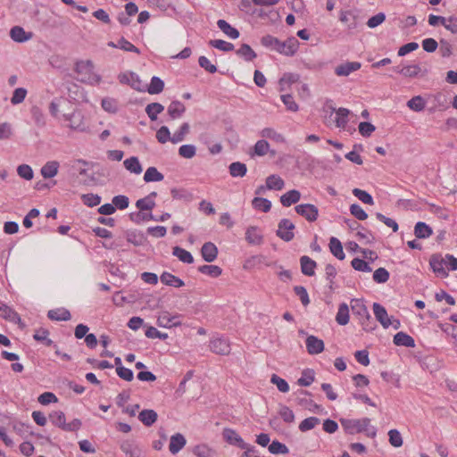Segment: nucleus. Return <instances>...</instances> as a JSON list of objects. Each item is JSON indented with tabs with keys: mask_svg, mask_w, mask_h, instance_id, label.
I'll return each mask as SVG.
<instances>
[{
	"mask_svg": "<svg viewBox=\"0 0 457 457\" xmlns=\"http://www.w3.org/2000/svg\"><path fill=\"white\" fill-rule=\"evenodd\" d=\"M236 54L246 62H251L257 56L256 53L248 44H242L241 46L236 51Z\"/></svg>",
	"mask_w": 457,
	"mask_h": 457,
	"instance_id": "2f4dec72",
	"label": "nucleus"
},
{
	"mask_svg": "<svg viewBox=\"0 0 457 457\" xmlns=\"http://www.w3.org/2000/svg\"><path fill=\"white\" fill-rule=\"evenodd\" d=\"M126 239L129 243L136 246L142 245L145 241V237L141 231L131 229L125 232Z\"/></svg>",
	"mask_w": 457,
	"mask_h": 457,
	"instance_id": "bb28decb",
	"label": "nucleus"
},
{
	"mask_svg": "<svg viewBox=\"0 0 457 457\" xmlns=\"http://www.w3.org/2000/svg\"><path fill=\"white\" fill-rule=\"evenodd\" d=\"M296 403L298 405L304 407L312 412H319L322 410L321 405L317 404L312 399H307L306 397L297 396Z\"/></svg>",
	"mask_w": 457,
	"mask_h": 457,
	"instance_id": "58836bf2",
	"label": "nucleus"
},
{
	"mask_svg": "<svg viewBox=\"0 0 457 457\" xmlns=\"http://www.w3.org/2000/svg\"><path fill=\"white\" fill-rule=\"evenodd\" d=\"M11 38L17 43H23L31 38L32 33H27L23 28L14 26L10 30Z\"/></svg>",
	"mask_w": 457,
	"mask_h": 457,
	"instance_id": "6ab92c4d",
	"label": "nucleus"
},
{
	"mask_svg": "<svg viewBox=\"0 0 457 457\" xmlns=\"http://www.w3.org/2000/svg\"><path fill=\"white\" fill-rule=\"evenodd\" d=\"M229 174L234 178H243L247 172V167L240 162H234L228 166Z\"/></svg>",
	"mask_w": 457,
	"mask_h": 457,
	"instance_id": "7c9ffc66",
	"label": "nucleus"
},
{
	"mask_svg": "<svg viewBox=\"0 0 457 457\" xmlns=\"http://www.w3.org/2000/svg\"><path fill=\"white\" fill-rule=\"evenodd\" d=\"M172 254L184 263L191 264L194 262V257L191 253L179 246L173 247Z\"/></svg>",
	"mask_w": 457,
	"mask_h": 457,
	"instance_id": "473e14b6",
	"label": "nucleus"
},
{
	"mask_svg": "<svg viewBox=\"0 0 457 457\" xmlns=\"http://www.w3.org/2000/svg\"><path fill=\"white\" fill-rule=\"evenodd\" d=\"M0 317L4 318V320L19 324L20 326H24V324L21 322V319L20 315L12 310L8 305L2 303L0 306Z\"/></svg>",
	"mask_w": 457,
	"mask_h": 457,
	"instance_id": "ddd939ff",
	"label": "nucleus"
},
{
	"mask_svg": "<svg viewBox=\"0 0 457 457\" xmlns=\"http://www.w3.org/2000/svg\"><path fill=\"white\" fill-rule=\"evenodd\" d=\"M285 187V181L276 174H272L266 179V187L270 190H281Z\"/></svg>",
	"mask_w": 457,
	"mask_h": 457,
	"instance_id": "c756f323",
	"label": "nucleus"
},
{
	"mask_svg": "<svg viewBox=\"0 0 457 457\" xmlns=\"http://www.w3.org/2000/svg\"><path fill=\"white\" fill-rule=\"evenodd\" d=\"M80 198L82 203L88 207H95L101 203V196L92 193L83 194Z\"/></svg>",
	"mask_w": 457,
	"mask_h": 457,
	"instance_id": "864d4df0",
	"label": "nucleus"
},
{
	"mask_svg": "<svg viewBox=\"0 0 457 457\" xmlns=\"http://www.w3.org/2000/svg\"><path fill=\"white\" fill-rule=\"evenodd\" d=\"M329 250L331 253L337 258L338 260L342 261L345 259V254L343 250V245L340 240L335 237H331L329 239Z\"/></svg>",
	"mask_w": 457,
	"mask_h": 457,
	"instance_id": "a878e982",
	"label": "nucleus"
},
{
	"mask_svg": "<svg viewBox=\"0 0 457 457\" xmlns=\"http://www.w3.org/2000/svg\"><path fill=\"white\" fill-rule=\"evenodd\" d=\"M254 209L268 212L271 209V202L263 197H254L252 201Z\"/></svg>",
	"mask_w": 457,
	"mask_h": 457,
	"instance_id": "c03bdc74",
	"label": "nucleus"
},
{
	"mask_svg": "<svg viewBox=\"0 0 457 457\" xmlns=\"http://www.w3.org/2000/svg\"><path fill=\"white\" fill-rule=\"evenodd\" d=\"M119 81L121 84H128L132 88L144 92L145 91V86H142V81L138 75L135 72L121 73L119 75Z\"/></svg>",
	"mask_w": 457,
	"mask_h": 457,
	"instance_id": "0eeeda50",
	"label": "nucleus"
},
{
	"mask_svg": "<svg viewBox=\"0 0 457 457\" xmlns=\"http://www.w3.org/2000/svg\"><path fill=\"white\" fill-rule=\"evenodd\" d=\"M254 154L264 156L270 152V144L264 139L258 140L253 146Z\"/></svg>",
	"mask_w": 457,
	"mask_h": 457,
	"instance_id": "13d9d810",
	"label": "nucleus"
},
{
	"mask_svg": "<svg viewBox=\"0 0 457 457\" xmlns=\"http://www.w3.org/2000/svg\"><path fill=\"white\" fill-rule=\"evenodd\" d=\"M269 452L272 454H287L289 449L285 444L278 440H273L269 445Z\"/></svg>",
	"mask_w": 457,
	"mask_h": 457,
	"instance_id": "de8ad7c7",
	"label": "nucleus"
},
{
	"mask_svg": "<svg viewBox=\"0 0 457 457\" xmlns=\"http://www.w3.org/2000/svg\"><path fill=\"white\" fill-rule=\"evenodd\" d=\"M50 421L56 427L63 430L66 424L65 414L62 411H53L49 415Z\"/></svg>",
	"mask_w": 457,
	"mask_h": 457,
	"instance_id": "49530a36",
	"label": "nucleus"
},
{
	"mask_svg": "<svg viewBox=\"0 0 457 457\" xmlns=\"http://www.w3.org/2000/svg\"><path fill=\"white\" fill-rule=\"evenodd\" d=\"M157 325L162 328L179 327L181 325L179 315L170 316L168 312H162L157 319Z\"/></svg>",
	"mask_w": 457,
	"mask_h": 457,
	"instance_id": "9d476101",
	"label": "nucleus"
},
{
	"mask_svg": "<svg viewBox=\"0 0 457 457\" xmlns=\"http://www.w3.org/2000/svg\"><path fill=\"white\" fill-rule=\"evenodd\" d=\"M138 420L146 427H151L157 421L158 414L155 411L145 409L139 412Z\"/></svg>",
	"mask_w": 457,
	"mask_h": 457,
	"instance_id": "412c9836",
	"label": "nucleus"
},
{
	"mask_svg": "<svg viewBox=\"0 0 457 457\" xmlns=\"http://www.w3.org/2000/svg\"><path fill=\"white\" fill-rule=\"evenodd\" d=\"M123 164L126 170H128L131 173L140 174L143 170L139 160L136 156H132L130 158L126 159Z\"/></svg>",
	"mask_w": 457,
	"mask_h": 457,
	"instance_id": "e433bc0d",
	"label": "nucleus"
},
{
	"mask_svg": "<svg viewBox=\"0 0 457 457\" xmlns=\"http://www.w3.org/2000/svg\"><path fill=\"white\" fill-rule=\"evenodd\" d=\"M164 106L160 103H151L146 105L145 112L151 120H156L157 115L162 112Z\"/></svg>",
	"mask_w": 457,
	"mask_h": 457,
	"instance_id": "a19ab883",
	"label": "nucleus"
},
{
	"mask_svg": "<svg viewBox=\"0 0 457 457\" xmlns=\"http://www.w3.org/2000/svg\"><path fill=\"white\" fill-rule=\"evenodd\" d=\"M389 277L390 274L385 268H378L373 273V280L378 284L386 283Z\"/></svg>",
	"mask_w": 457,
	"mask_h": 457,
	"instance_id": "e2e57ef3",
	"label": "nucleus"
},
{
	"mask_svg": "<svg viewBox=\"0 0 457 457\" xmlns=\"http://www.w3.org/2000/svg\"><path fill=\"white\" fill-rule=\"evenodd\" d=\"M301 271L303 275L312 277L315 274L317 262L307 255L300 258Z\"/></svg>",
	"mask_w": 457,
	"mask_h": 457,
	"instance_id": "2eb2a0df",
	"label": "nucleus"
},
{
	"mask_svg": "<svg viewBox=\"0 0 457 457\" xmlns=\"http://www.w3.org/2000/svg\"><path fill=\"white\" fill-rule=\"evenodd\" d=\"M336 321L341 326H345L349 322V307L345 303L339 304Z\"/></svg>",
	"mask_w": 457,
	"mask_h": 457,
	"instance_id": "72a5a7b5",
	"label": "nucleus"
},
{
	"mask_svg": "<svg viewBox=\"0 0 457 457\" xmlns=\"http://www.w3.org/2000/svg\"><path fill=\"white\" fill-rule=\"evenodd\" d=\"M429 265L439 277L447 278L449 274L444 266L446 265L450 270H456L457 258L449 253L445 254V258L440 253H434L429 259Z\"/></svg>",
	"mask_w": 457,
	"mask_h": 457,
	"instance_id": "f03ea898",
	"label": "nucleus"
},
{
	"mask_svg": "<svg viewBox=\"0 0 457 457\" xmlns=\"http://www.w3.org/2000/svg\"><path fill=\"white\" fill-rule=\"evenodd\" d=\"M195 153L196 148L194 145H183L179 149V154L187 159L193 158Z\"/></svg>",
	"mask_w": 457,
	"mask_h": 457,
	"instance_id": "774afa93",
	"label": "nucleus"
},
{
	"mask_svg": "<svg viewBox=\"0 0 457 457\" xmlns=\"http://www.w3.org/2000/svg\"><path fill=\"white\" fill-rule=\"evenodd\" d=\"M336 113V126L339 129H345L348 123V115L350 111L346 108L340 107L337 110Z\"/></svg>",
	"mask_w": 457,
	"mask_h": 457,
	"instance_id": "c9c22d12",
	"label": "nucleus"
},
{
	"mask_svg": "<svg viewBox=\"0 0 457 457\" xmlns=\"http://www.w3.org/2000/svg\"><path fill=\"white\" fill-rule=\"evenodd\" d=\"M209 45L223 52L234 50V45L222 39H213L209 41Z\"/></svg>",
	"mask_w": 457,
	"mask_h": 457,
	"instance_id": "5fc2aeb1",
	"label": "nucleus"
},
{
	"mask_svg": "<svg viewBox=\"0 0 457 457\" xmlns=\"http://www.w3.org/2000/svg\"><path fill=\"white\" fill-rule=\"evenodd\" d=\"M407 106L411 110L420 112L425 108V101L420 96H416L407 102Z\"/></svg>",
	"mask_w": 457,
	"mask_h": 457,
	"instance_id": "4d7b16f0",
	"label": "nucleus"
},
{
	"mask_svg": "<svg viewBox=\"0 0 457 457\" xmlns=\"http://www.w3.org/2000/svg\"><path fill=\"white\" fill-rule=\"evenodd\" d=\"M190 126L187 122L183 123L179 129L173 134L170 141L173 144L179 143L185 139L186 135L189 133Z\"/></svg>",
	"mask_w": 457,
	"mask_h": 457,
	"instance_id": "a18cd8bd",
	"label": "nucleus"
},
{
	"mask_svg": "<svg viewBox=\"0 0 457 457\" xmlns=\"http://www.w3.org/2000/svg\"><path fill=\"white\" fill-rule=\"evenodd\" d=\"M352 267L358 271L362 272H370L372 270L371 267L369 265L367 262L360 258H354L351 262Z\"/></svg>",
	"mask_w": 457,
	"mask_h": 457,
	"instance_id": "0e129e2a",
	"label": "nucleus"
},
{
	"mask_svg": "<svg viewBox=\"0 0 457 457\" xmlns=\"http://www.w3.org/2000/svg\"><path fill=\"white\" fill-rule=\"evenodd\" d=\"M145 211L136 212L129 213V219L131 221L139 224L141 221L152 220L154 214L152 212H144Z\"/></svg>",
	"mask_w": 457,
	"mask_h": 457,
	"instance_id": "8fccbe9b",
	"label": "nucleus"
},
{
	"mask_svg": "<svg viewBox=\"0 0 457 457\" xmlns=\"http://www.w3.org/2000/svg\"><path fill=\"white\" fill-rule=\"evenodd\" d=\"M218 248L212 242H206L201 248L202 258L206 262H212L217 259Z\"/></svg>",
	"mask_w": 457,
	"mask_h": 457,
	"instance_id": "f8f14e48",
	"label": "nucleus"
},
{
	"mask_svg": "<svg viewBox=\"0 0 457 457\" xmlns=\"http://www.w3.org/2000/svg\"><path fill=\"white\" fill-rule=\"evenodd\" d=\"M198 271L211 278H218L222 273V269L217 265L204 264L198 267Z\"/></svg>",
	"mask_w": 457,
	"mask_h": 457,
	"instance_id": "79ce46f5",
	"label": "nucleus"
},
{
	"mask_svg": "<svg viewBox=\"0 0 457 457\" xmlns=\"http://www.w3.org/2000/svg\"><path fill=\"white\" fill-rule=\"evenodd\" d=\"M186 438L182 434L177 433L171 436L169 445L170 452L173 454L179 453L186 445Z\"/></svg>",
	"mask_w": 457,
	"mask_h": 457,
	"instance_id": "4be33fe9",
	"label": "nucleus"
},
{
	"mask_svg": "<svg viewBox=\"0 0 457 457\" xmlns=\"http://www.w3.org/2000/svg\"><path fill=\"white\" fill-rule=\"evenodd\" d=\"M47 317L51 320L67 321L71 319V312L64 308H57L48 311Z\"/></svg>",
	"mask_w": 457,
	"mask_h": 457,
	"instance_id": "5701e85b",
	"label": "nucleus"
},
{
	"mask_svg": "<svg viewBox=\"0 0 457 457\" xmlns=\"http://www.w3.org/2000/svg\"><path fill=\"white\" fill-rule=\"evenodd\" d=\"M353 195L357 197L360 201H361L363 204L373 205L374 200L372 195L368 193L365 190L360 189V188H353Z\"/></svg>",
	"mask_w": 457,
	"mask_h": 457,
	"instance_id": "09e8293b",
	"label": "nucleus"
},
{
	"mask_svg": "<svg viewBox=\"0 0 457 457\" xmlns=\"http://www.w3.org/2000/svg\"><path fill=\"white\" fill-rule=\"evenodd\" d=\"M393 342L397 346L413 348L416 345L414 339L403 331H400L394 336Z\"/></svg>",
	"mask_w": 457,
	"mask_h": 457,
	"instance_id": "a211bd4d",
	"label": "nucleus"
},
{
	"mask_svg": "<svg viewBox=\"0 0 457 457\" xmlns=\"http://www.w3.org/2000/svg\"><path fill=\"white\" fill-rule=\"evenodd\" d=\"M186 111L185 105L178 100L172 101L168 106V114L171 119L179 118Z\"/></svg>",
	"mask_w": 457,
	"mask_h": 457,
	"instance_id": "c85d7f7f",
	"label": "nucleus"
},
{
	"mask_svg": "<svg viewBox=\"0 0 457 457\" xmlns=\"http://www.w3.org/2000/svg\"><path fill=\"white\" fill-rule=\"evenodd\" d=\"M217 26L224 34H226L228 37L232 39H237L240 36L238 29L233 28L225 20H219L217 21Z\"/></svg>",
	"mask_w": 457,
	"mask_h": 457,
	"instance_id": "cd10ccee",
	"label": "nucleus"
},
{
	"mask_svg": "<svg viewBox=\"0 0 457 457\" xmlns=\"http://www.w3.org/2000/svg\"><path fill=\"white\" fill-rule=\"evenodd\" d=\"M261 136L262 137H267V138L272 139V140L276 141L277 143H283V142H285V137H283V135L276 132L271 128H265V129H263L261 131Z\"/></svg>",
	"mask_w": 457,
	"mask_h": 457,
	"instance_id": "603ef678",
	"label": "nucleus"
},
{
	"mask_svg": "<svg viewBox=\"0 0 457 457\" xmlns=\"http://www.w3.org/2000/svg\"><path fill=\"white\" fill-rule=\"evenodd\" d=\"M164 179L162 173H161L155 167H149L144 175V180L146 183L149 182H159Z\"/></svg>",
	"mask_w": 457,
	"mask_h": 457,
	"instance_id": "4c0bfd02",
	"label": "nucleus"
},
{
	"mask_svg": "<svg viewBox=\"0 0 457 457\" xmlns=\"http://www.w3.org/2000/svg\"><path fill=\"white\" fill-rule=\"evenodd\" d=\"M320 420L317 417L306 418L299 424V430L302 432H306L314 428L318 424H320Z\"/></svg>",
	"mask_w": 457,
	"mask_h": 457,
	"instance_id": "3c124183",
	"label": "nucleus"
},
{
	"mask_svg": "<svg viewBox=\"0 0 457 457\" xmlns=\"http://www.w3.org/2000/svg\"><path fill=\"white\" fill-rule=\"evenodd\" d=\"M372 308L376 320L384 328H389L391 326V319L388 317L386 308L378 303H374Z\"/></svg>",
	"mask_w": 457,
	"mask_h": 457,
	"instance_id": "1a4fd4ad",
	"label": "nucleus"
},
{
	"mask_svg": "<svg viewBox=\"0 0 457 457\" xmlns=\"http://www.w3.org/2000/svg\"><path fill=\"white\" fill-rule=\"evenodd\" d=\"M164 88V82L157 76H154L151 79V82L147 87L146 90L150 95H157L162 92Z\"/></svg>",
	"mask_w": 457,
	"mask_h": 457,
	"instance_id": "ea45409f",
	"label": "nucleus"
},
{
	"mask_svg": "<svg viewBox=\"0 0 457 457\" xmlns=\"http://www.w3.org/2000/svg\"><path fill=\"white\" fill-rule=\"evenodd\" d=\"M270 382L277 386L278 390L282 393H287L289 391L288 383L282 378L278 377L276 374H273L270 378Z\"/></svg>",
	"mask_w": 457,
	"mask_h": 457,
	"instance_id": "338daca9",
	"label": "nucleus"
},
{
	"mask_svg": "<svg viewBox=\"0 0 457 457\" xmlns=\"http://www.w3.org/2000/svg\"><path fill=\"white\" fill-rule=\"evenodd\" d=\"M361 67V62H346L338 65L335 73L337 76H348L351 72L358 71Z\"/></svg>",
	"mask_w": 457,
	"mask_h": 457,
	"instance_id": "f3484780",
	"label": "nucleus"
},
{
	"mask_svg": "<svg viewBox=\"0 0 457 457\" xmlns=\"http://www.w3.org/2000/svg\"><path fill=\"white\" fill-rule=\"evenodd\" d=\"M297 214L305 218L309 222L317 220L319 216L318 208L312 204H302L295 207Z\"/></svg>",
	"mask_w": 457,
	"mask_h": 457,
	"instance_id": "39448f33",
	"label": "nucleus"
},
{
	"mask_svg": "<svg viewBox=\"0 0 457 457\" xmlns=\"http://www.w3.org/2000/svg\"><path fill=\"white\" fill-rule=\"evenodd\" d=\"M351 308H352L353 314L357 316L359 320H361L363 318L368 319L369 315L370 314L368 311L367 306L364 304L363 301L361 299H353L352 301Z\"/></svg>",
	"mask_w": 457,
	"mask_h": 457,
	"instance_id": "dca6fc26",
	"label": "nucleus"
},
{
	"mask_svg": "<svg viewBox=\"0 0 457 457\" xmlns=\"http://www.w3.org/2000/svg\"><path fill=\"white\" fill-rule=\"evenodd\" d=\"M211 351L220 355H228L230 353V344L225 337H216L210 342Z\"/></svg>",
	"mask_w": 457,
	"mask_h": 457,
	"instance_id": "423d86ee",
	"label": "nucleus"
},
{
	"mask_svg": "<svg viewBox=\"0 0 457 457\" xmlns=\"http://www.w3.org/2000/svg\"><path fill=\"white\" fill-rule=\"evenodd\" d=\"M339 421L345 433L349 435L367 431V428L370 427V418H362L360 420H349L342 418L339 420Z\"/></svg>",
	"mask_w": 457,
	"mask_h": 457,
	"instance_id": "7ed1b4c3",
	"label": "nucleus"
},
{
	"mask_svg": "<svg viewBox=\"0 0 457 457\" xmlns=\"http://www.w3.org/2000/svg\"><path fill=\"white\" fill-rule=\"evenodd\" d=\"M222 437L228 444L237 446L238 448H245L246 443L243 438L237 433L236 430L225 428L222 431Z\"/></svg>",
	"mask_w": 457,
	"mask_h": 457,
	"instance_id": "6e6552de",
	"label": "nucleus"
},
{
	"mask_svg": "<svg viewBox=\"0 0 457 457\" xmlns=\"http://www.w3.org/2000/svg\"><path fill=\"white\" fill-rule=\"evenodd\" d=\"M315 379V372L312 369H305L302 372V376L297 380V384L301 386H309Z\"/></svg>",
	"mask_w": 457,
	"mask_h": 457,
	"instance_id": "37998d69",
	"label": "nucleus"
},
{
	"mask_svg": "<svg viewBox=\"0 0 457 457\" xmlns=\"http://www.w3.org/2000/svg\"><path fill=\"white\" fill-rule=\"evenodd\" d=\"M306 348L310 354H318L324 350V342L315 336H308L306 338Z\"/></svg>",
	"mask_w": 457,
	"mask_h": 457,
	"instance_id": "4468645a",
	"label": "nucleus"
},
{
	"mask_svg": "<svg viewBox=\"0 0 457 457\" xmlns=\"http://www.w3.org/2000/svg\"><path fill=\"white\" fill-rule=\"evenodd\" d=\"M295 228V224L285 218L279 220L276 235L285 242H289L295 237L293 232Z\"/></svg>",
	"mask_w": 457,
	"mask_h": 457,
	"instance_id": "20e7f679",
	"label": "nucleus"
},
{
	"mask_svg": "<svg viewBox=\"0 0 457 457\" xmlns=\"http://www.w3.org/2000/svg\"><path fill=\"white\" fill-rule=\"evenodd\" d=\"M161 282L166 286L173 287H182L185 283L179 277L174 276L173 274L164 271L160 277Z\"/></svg>",
	"mask_w": 457,
	"mask_h": 457,
	"instance_id": "b1692460",
	"label": "nucleus"
},
{
	"mask_svg": "<svg viewBox=\"0 0 457 457\" xmlns=\"http://www.w3.org/2000/svg\"><path fill=\"white\" fill-rule=\"evenodd\" d=\"M403 76L406 78H416L420 75L421 68L419 64L406 65L402 67Z\"/></svg>",
	"mask_w": 457,
	"mask_h": 457,
	"instance_id": "6e6d98bb",
	"label": "nucleus"
},
{
	"mask_svg": "<svg viewBox=\"0 0 457 457\" xmlns=\"http://www.w3.org/2000/svg\"><path fill=\"white\" fill-rule=\"evenodd\" d=\"M326 279L328 281V287L330 290H334L335 278L337 274V269L332 264H327L325 267Z\"/></svg>",
	"mask_w": 457,
	"mask_h": 457,
	"instance_id": "bf43d9fd",
	"label": "nucleus"
},
{
	"mask_svg": "<svg viewBox=\"0 0 457 457\" xmlns=\"http://www.w3.org/2000/svg\"><path fill=\"white\" fill-rule=\"evenodd\" d=\"M301 198L300 191L296 189H292L285 193L280 196V203L285 207H289L294 204L299 202Z\"/></svg>",
	"mask_w": 457,
	"mask_h": 457,
	"instance_id": "aec40b11",
	"label": "nucleus"
},
{
	"mask_svg": "<svg viewBox=\"0 0 457 457\" xmlns=\"http://www.w3.org/2000/svg\"><path fill=\"white\" fill-rule=\"evenodd\" d=\"M59 163L55 161L47 162L41 168V174L45 179H51L54 177L58 172Z\"/></svg>",
	"mask_w": 457,
	"mask_h": 457,
	"instance_id": "f704fd0d",
	"label": "nucleus"
},
{
	"mask_svg": "<svg viewBox=\"0 0 457 457\" xmlns=\"http://www.w3.org/2000/svg\"><path fill=\"white\" fill-rule=\"evenodd\" d=\"M432 228L423 221H419L414 227V235L417 238L425 239L432 236Z\"/></svg>",
	"mask_w": 457,
	"mask_h": 457,
	"instance_id": "393cba45",
	"label": "nucleus"
},
{
	"mask_svg": "<svg viewBox=\"0 0 457 457\" xmlns=\"http://www.w3.org/2000/svg\"><path fill=\"white\" fill-rule=\"evenodd\" d=\"M261 44L264 47L287 56H293L296 53L299 46L298 40L294 37L287 38L286 41H280L271 35L263 36L261 38Z\"/></svg>",
	"mask_w": 457,
	"mask_h": 457,
	"instance_id": "f257e3e1",
	"label": "nucleus"
},
{
	"mask_svg": "<svg viewBox=\"0 0 457 457\" xmlns=\"http://www.w3.org/2000/svg\"><path fill=\"white\" fill-rule=\"evenodd\" d=\"M245 240L249 245H260L263 243V236L256 226H250L245 231Z\"/></svg>",
	"mask_w": 457,
	"mask_h": 457,
	"instance_id": "9b49d317",
	"label": "nucleus"
},
{
	"mask_svg": "<svg viewBox=\"0 0 457 457\" xmlns=\"http://www.w3.org/2000/svg\"><path fill=\"white\" fill-rule=\"evenodd\" d=\"M278 414L286 423H293L295 421V413L286 405H280Z\"/></svg>",
	"mask_w": 457,
	"mask_h": 457,
	"instance_id": "052dcab7",
	"label": "nucleus"
},
{
	"mask_svg": "<svg viewBox=\"0 0 457 457\" xmlns=\"http://www.w3.org/2000/svg\"><path fill=\"white\" fill-rule=\"evenodd\" d=\"M93 67V62L90 60L78 61L75 63L74 71L79 74H82L84 72H90Z\"/></svg>",
	"mask_w": 457,
	"mask_h": 457,
	"instance_id": "680f3d73",
	"label": "nucleus"
},
{
	"mask_svg": "<svg viewBox=\"0 0 457 457\" xmlns=\"http://www.w3.org/2000/svg\"><path fill=\"white\" fill-rule=\"evenodd\" d=\"M118 48L126 51V52H132L136 53L137 54H140V50L135 46L132 43L125 39L123 37L119 39L117 42Z\"/></svg>",
	"mask_w": 457,
	"mask_h": 457,
	"instance_id": "69168bd1",
	"label": "nucleus"
}]
</instances>
